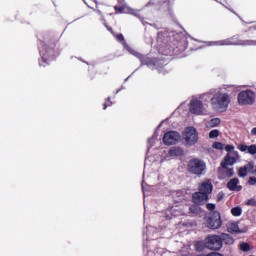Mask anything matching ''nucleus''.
<instances>
[{"mask_svg":"<svg viewBox=\"0 0 256 256\" xmlns=\"http://www.w3.org/2000/svg\"><path fill=\"white\" fill-rule=\"evenodd\" d=\"M238 149L240 151H242L243 153H245V151H249V146L245 145V144H241L238 146Z\"/></svg>","mask_w":256,"mask_h":256,"instance_id":"31","label":"nucleus"},{"mask_svg":"<svg viewBox=\"0 0 256 256\" xmlns=\"http://www.w3.org/2000/svg\"><path fill=\"white\" fill-rule=\"evenodd\" d=\"M212 148L217 149V151H223V149H225V144H223L221 142H214L212 144Z\"/></svg>","mask_w":256,"mask_h":256,"instance_id":"27","label":"nucleus"},{"mask_svg":"<svg viewBox=\"0 0 256 256\" xmlns=\"http://www.w3.org/2000/svg\"><path fill=\"white\" fill-rule=\"evenodd\" d=\"M227 231L228 233H246L247 228H240L237 222H228Z\"/></svg>","mask_w":256,"mask_h":256,"instance_id":"13","label":"nucleus"},{"mask_svg":"<svg viewBox=\"0 0 256 256\" xmlns=\"http://www.w3.org/2000/svg\"><path fill=\"white\" fill-rule=\"evenodd\" d=\"M47 65V56L42 55V60L40 61V66L45 67Z\"/></svg>","mask_w":256,"mask_h":256,"instance_id":"32","label":"nucleus"},{"mask_svg":"<svg viewBox=\"0 0 256 256\" xmlns=\"http://www.w3.org/2000/svg\"><path fill=\"white\" fill-rule=\"evenodd\" d=\"M104 109H107V103L104 104Z\"/></svg>","mask_w":256,"mask_h":256,"instance_id":"41","label":"nucleus"},{"mask_svg":"<svg viewBox=\"0 0 256 256\" xmlns=\"http://www.w3.org/2000/svg\"><path fill=\"white\" fill-rule=\"evenodd\" d=\"M227 188L230 191H241V189H243V186L239 184V179L233 178L227 183Z\"/></svg>","mask_w":256,"mask_h":256,"instance_id":"16","label":"nucleus"},{"mask_svg":"<svg viewBox=\"0 0 256 256\" xmlns=\"http://www.w3.org/2000/svg\"><path fill=\"white\" fill-rule=\"evenodd\" d=\"M222 241H224L225 245H233L235 240L229 234H222L221 237Z\"/></svg>","mask_w":256,"mask_h":256,"instance_id":"20","label":"nucleus"},{"mask_svg":"<svg viewBox=\"0 0 256 256\" xmlns=\"http://www.w3.org/2000/svg\"><path fill=\"white\" fill-rule=\"evenodd\" d=\"M251 175H256V166H254V169L250 172Z\"/></svg>","mask_w":256,"mask_h":256,"instance_id":"38","label":"nucleus"},{"mask_svg":"<svg viewBox=\"0 0 256 256\" xmlns=\"http://www.w3.org/2000/svg\"><path fill=\"white\" fill-rule=\"evenodd\" d=\"M249 185H256V178L255 177H250L248 180Z\"/></svg>","mask_w":256,"mask_h":256,"instance_id":"35","label":"nucleus"},{"mask_svg":"<svg viewBox=\"0 0 256 256\" xmlns=\"http://www.w3.org/2000/svg\"><path fill=\"white\" fill-rule=\"evenodd\" d=\"M199 245H203V242H198V243H196V249L198 250V251H201V249L199 248Z\"/></svg>","mask_w":256,"mask_h":256,"instance_id":"36","label":"nucleus"},{"mask_svg":"<svg viewBox=\"0 0 256 256\" xmlns=\"http://www.w3.org/2000/svg\"><path fill=\"white\" fill-rule=\"evenodd\" d=\"M188 169L190 173H193L194 175H203L207 169V165L203 160L193 159L189 161Z\"/></svg>","mask_w":256,"mask_h":256,"instance_id":"5","label":"nucleus"},{"mask_svg":"<svg viewBox=\"0 0 256 256\" xmlns=\"http://www.w3.org/2000/svg\"><path fill=\"white\" fill-rule=\"evenodd\" d=\"M220 134L221 132L218 129L211 130L209 132V139H217V137H219Z\"/></svg>","mask_w":256,"mask_h":256,"instance_id":"26","label":"nucleus"},{"mask_svg":"<svg viewBox=\"0 0 256 256\" xmlns=\"http://www.w3.org/2000/svg\"><path fill=\"white\" fill-rule=\"evenodd\" d=\"M242 213L243 209L239 206L231 209V214L233 215V217H241Z\"/></svg>","mask_w":256,"mask_h":256,"instance_id":"22","label":"nucleus"},{"mask_svg":"<svg viewBox=\"0 0 256 256\" xmlns=\"http://www.w3.org/2000/svg\"><path fill=\"white\" fill-rule=\"evenodd\" d=\"M108 31H112L111 28H108Z\"/></svg>","mask_w":256,"mask_h":256,"instance_id":"43","label":"nucleus"},{"mask_svg":"<svg viewBox=\"0 0 256 256\" xmlns=\"http://www.w3.org/2000/svg\"><path fill=\"white\" fill-rule=\"evenodd\" d=\"M142 190L145 191V186L144 185H142Z\"/></svg>","mask_w":256,"mask_h":256,"instance_id":"42","label":"nucleus"},{"mask_svg":"<svg viewBox=\"0 0 256 256\" xmlns=\"http://www.w3.org/2000/svg\"><path fill=\"white\" fill-rule=\"evenodd\" d=\"M219 171L225 173V177H233L235 173V170H233V168H228V166L226 168L219 169Z\"/></svg>","mask_w":256,"mask_h":256,"instance_id":"21","label":"nucleus"},{"mask_svg":"<svg viewBox=\"0 0 256 256\" xmlns=\"http://www.w3.org/2000/svg\"><path fill=\"white\" fill-rule=\"evenodd\" d=\"M190 213H193L194 215H201V207L198 205H192L189 208Z\"/></svg>","mask_w":256,"mask_h":256,"instance_id":"24","label":"nucleus"},{"mask_svg":"<svg viewBox=\"0 0 256 256\" xmlns=\"http://www.w3.org/2000/svg\"><path fill=\"white\" fill-rule=\"evenodd\" d=\"M184 153H185V151L181 147H172L169 150L170 157H181V155H183Z\"/></svg>","mask_w":256,"mask_h":256,"instance_id":"18","label":"nucleus"},{"mask_svg":"<svg viewBox=\"0 0 256 256\" xmlns=\"http://www.w3.org/2000/svg\"><path fill=\"white\" fill-rule=\"evenodd\" d=\"M255 169V164L253 162H249L244 167L239 168L238 175L239 177H247V173H251Z\"/></svg>","mask_w":256,"mask_h":256,"instance_id":"15","label":"nucleus"},{"mask_svg":"<svg viewBox=\"0 0 256 256\" xmlns=\"http://www.w3.org/2000/svg\"><path fill=\"white\" fill-rule=\"evenodd\" d=\"M223 221L221 220V213L219 211L212 212L206 219V226L208 229H221Z\"/></svg>","mask_w":256,"mask_h":256,"instance_id":"6","label":"nucleus"},{"mask_svg":"<svg viewBox=\"0 0 256 256\" xmlns=\"http://www.w3.org/2000/svg\"><path fill=\"white\" fill-rule=\"evenodd\" d=\"M225 151H227V153H237V151L235 150V146L233 145H226L224 146Z\"/></svg>","mask_w":256,"mask_h":256,"instance_id":"28","label":"nucleus"},{"mask_svg":"<svg viewBox=\"0 0 256 256\" xmlns=\"http://www.w3.org/2000/svg\"><path fill=\"white\" fill-rule=\"evenodd\" d=\"M183 139L186 145L193 147L199 141V132L195 127H187L183 132Z\"/></svg>","mask_w":256,"mask_h":256,"instance_id":"4","label":"nucleus"},{"mask_svg":"<svg viewBox=\"0 0 256 256\" xmlns=\"http://www.w3.org/2000/svg\"><path fill=\"white\" fill-rule=\"evenodd\" d=\"M246 205L250 207H256V198H252L246 202Z\"/></svg>","mask_w":256,"mask_h":256,"instance_id":"30","label":"nucleus"},{"mask_svg":"<svg viewBox=\"0 0 256 256\" xmlns=\"http://www.w3.org/2000/svg\"><path fill=\"white\" fill-rule=\"evenodd\" d=\"M206 45H217V46H223V45H256V40H246L243 42H235L233 39H226V40H220L216 42H207Z\"/></svg>","mask_w":256,"mask_h":256,"instance_id":"9","label":"nucleus"},{"mask_svg":"<svg viewBox=\"0 0 256 256\" xmlns=\"http://www.w3.org/2000/svg\"><path fill=\"white\" fill-rule=\"evenodd\" d=\"M206 207H207L208 211H215V204L209 203L206 205Z\"/></svg>","mask_w":256,"mask_h":256,"instance_id":"34","label":"nucleus"},{"mask_svg":"<svg viewBox=\"0 0 256 256\" xmlns=\"http://www.w3.org/2000/svg\"><path fill=\"white\" fill-rule=\"evenodd\" d=\"M251 135L256 136V127L252 128Z\"/></svg>","mask_w":256,"mask_h":256,"instance_id":"37","label":"nucleus"},{"mask_svg":"<svg viewBox=\"0 0 256 256\" xmlns=\"http://www.w3.org/2000/svg\"><path fill=\"white\" fill-rule=\"evenodd\" d=\"M190 113H192L193 115H207V106L203 104L201 100H191Z\"/></svg>","mask_w":256,"mask_h":256,"instance_id":"7","label":"nucleus"},{"mask_svg":"<svg viewBox=\"0 0 256 256\" xmlns=\"http://www.w3.org/2000/svg\"><path fill=\"white\" fill-rule=\"evenodd\" d=\"M209 200V196L201 191L195 192L192 196V201L195 205H203L205 201Z\"/></svg>","mask_w":256,"mask_h":256,"instance_id":"11","label":"nucleus"},{"mask_svg":"<svg viewBox=\"0 0 256 256\" xmlns=\"http://www.w3.org/2000/svg\"><path fill=\"white\" fill-rule=\"evenodd\" d=\"M213 91L214 90H211L210 92L200 95V99L205 102L211 101V97H213Z\"/></svg>","mask_w":256,"mask_h":256,"instance_id":"23","label":"nucleus"},{"mask_svg":"<svg viewBox=\"0 0 256 256\" xmlns=\"http://www.w3.org/2000/svg\"><path fill=\"white\" fill-rule=\"evenodd\" d=\"M86 5L89 7V3H87V0H83Z\"/></svg>","mask_w":256,"mask_h":256,"instance_id":"40","label":"nucleus"},{"mask_svg":"<svg viewBox=\"0 0 256 256\" xmlns=\"http://www.w3.org/2000/svg\"><path fill=\"white\" fill-rule=\"evenodd\" d=\"M229 91H235V86L226 85L223 88L213 90L210 99V105L213 111H216V113H225L229 109V105H231Z\"/></svg>","mask_w":256,"mask_h":256,"instance_id":"1","label":"nucleus"},{"mask_svg":"<svg viewBox=\"0 0 256 256\" xmlns=\"http://www.w3.org/2000/svg\"><path fill=\"white\" fill-rule=\"evenodd\" d=\"M241 159L239 152H230L227 153L224 157L223 161L221 162L222 169H227V167H233L237 161Z\"/></svg>","mask_w":256,"mask_h":256,"instance_id":"8","label":"nucleus"},{"mask_svg":"<svg viewBox=\"0 0 256 256\" xmlns=\"http://www.w3.org/2000/svg\"><path fill=\"white\" fill-rule=\"evenodd\" d=\"M248 153H250V155H256V145H250L248 146Z\"/></svg>","mask_w":256,"mask_h":256,"instance_id":"29","label":"nucleus"},{"mask_svg":"<svg viewBox=\"0 0 256 256\" xmlns=\"http://www.w3.org/2000/svg\"><path fill=\"white\" fill-rule=\"evenodd\" d=\"M116 39H117V41H120V43H122L124 45L125 49H127V51H129V53H132V55L139 57V54L137 52H135V50L131 49L130 47H127V44H125V38L123 37V34L117 35Z\"/></svg>","mask_w":256,"mask_h":256,"instance_id":"19","label":"nucleus"},{"mask_svg":"<svg viewBox=\"0 0 256 256\" xmlns=\"http://www.w3.org/2000/svg\"><path fill=\"white\" fill-rule=\"evenodd\" d=\"M181 140V135L177 131L166 132L163 136L164 145H176Z\"/></svg>","mask_w":256,"mask_h":256,"instance_id":"10","label":"nucleus"},{"mask_svg":"<svg viewBox=\"0 0 256 256\" xmlns=\"http://www.w3.org/2000/svg\"><path fill=\"white\" fill-rule=\"evenodd\" d=\"M239 249H241L244 253H248V251H251V246L247 242H242L239 245Z\"/></svg>","mask_w":256,"mask_h":256,"instance_id":"25","label":"nucleus"},{"mask_svg":"<svg viewBox=\"0 0 256 256\" xmlns=\"http://www.w3.org/2000/svg\"><path fill=\"white\" fill-rule=\"evenodd\" d=\"M256 94L253 90H242L237 95V103L241 107L255 105Z\"/></svg>","mask_w":256,"mask_h":256,"instance_id":"2","label":"nucleus"},{"mask_svg":"<svg viewBox=\"0 0 256 256\" xmlns=\"http://www.w3.org/2000/svg\"><path fill=\"white\" fill-rule=\"evenodd\" d=\"M204 245L207 249H210L211 251H220V249H223V240L219 235H209L208 237H206Z\"/></svg>","mask_w":256,"mask_h":256,"instance_id":"3","label":"nucleus"},{"mask_svg":"<svg viewBox=\"0 0 256 256\" xmlns=\"http://www.w3.org/2000/svg\"><path fill=\"white\" fill-rule=\"evenodd\" d=\"M174 216L177 217V215H179V213H175V211H177V209H172Z\"/></svg>","mask_w":256,"mask_h":256,"instance_id":"39","label":"nucleus"},{"mask_svg":"<svg viewBox=\"0 0 256 256\" xmlns=\"http://www.w3.org/2000/svg\"><path fill=\"white\" fill-rule=\"evenodd\" d=\"M115 11L117 13H125L126 15L137 16L139 14V11L129 7V5H127V4H124L122 6H115Z\"/></svg>","mask_w":256,"mask_h":256,"instance_id":"12","label":"nucleus"},{"mask_svg":"<svg viewBox=\"0 0 256 256\" xmlns=\"http://www.w3.org/2000/svg\"><path fill=\"white\" fill-rule=\"evenodd\" d=\"M142 63H144V65H147L148 67L151 66V65H155V62L153 61H147L145 59L142 60Z\"/></svg>","mask_w":256,"mask_h":256,"instance_id":"33","label":"nucleus"},{"mask_svg":"<svg viewBox=\"0 0 256 256\" xmlns=\"http://www.w3.org/2000/svg\"><path fill=\"white\" fill-rule=\"evenodd\" d=\"M199 191L201 193H205V195H208L212 193L213 191V184H211L210 180H204L200 185H199Z\"/></svg>","mask_w":256,"mask_h":256,"instance_id":"14","label":"nucleus"},{"mask_svg":"<svg viewBox=\"0 0 256 256\" xmlns=\"http://www.w3.org/2000/svg\"><path fill=\"white\" fill-rule=\"evenodd\" d=\"M204 125L207 129H213L214 127H219L221 125L220 118H212L204 120Z\"/></svg>","mask_w":256,"mask_h":256,"instance_id":"17","label":"nucleus"}]
</instances>
